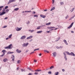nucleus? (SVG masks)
Returning a JSON list of instances; mask_svg holds the SVG:
<instances>
[{
  "label": "nucleus",
  "mask_w": 75,
  "mask_h": 75,
  "mask_svg": "<svg viewBox=\"0 0 75 75\" xmlns=\"http://www.w3.org/2000/svg\"><path fill=\"white\" fill-rule=\"evenodd\" d=\"M7 27V26H4L3 28H6Z\"/></svg>",
  "instance_id": "49"
},
{
  "label": "nucleus",
  "mask_w": 75,
  "mask_h": 75,
  "mask_svg": "<svg viewBox=\"0 0 75 75\" xmlns=\"http://www.w3.org/2000/svg\"><path fill=\"white\" fill-rule=\"evenodd\" d=\"M40 17H42V18H45V17H46V16L45 15H40Z\"/></svg>",
  "instance_id": "12"
},
{
  "label": "nucleus",
  "mask_w": 75,
  "mask_h": 75,
  "mask_svg": "<svg viewBox=\"0 0 75 75\" xmlns=\"http://www.w3.org/2000/svg\"><path fill=\"white\" fill-rule=\"evenodd\" d=\"M54 9H55V7H53L50 10V11H52Z\"/></svg>",
  "instance_id": "26"
},
{
  "label": "nucleus",
  "mask_w": 75,
  "mask_h": 75,
  "mask_svg": "<svg viewBox=\"0 0 75 75\" xmlns=\"http://www.w3.org/2000/svg\"><path fill=\"white\" fill-rule=\"evenodd\" d=\"M11 58L12 59L13 61H14V55H12V56Z\"/></svg>",
  "instance_id": "8"
},
{
  "label": "nucleus",
  "mask_w": 75,
  "mask_h": 75,
  "mask_svg": "<svg viewBox=\"0 0 75 75\" xmlns=\"http://www.w3.org/2000/svg\"><path fill=\"white\" fill-rule=\"evenodd\" d=\"M9 38H6V40H8V39H9Z\"/></svg>",
  "instance_id": "47"
},
{
  "label": "nucleus",
  "mask_w": 75,
  "mask_h": 75,
  "mask_svg": "<svg viewBox=\"0 0 75 75\" xmlns=\"http://www.w3.org/2000/svg\"><path fill=\"white\" fill-rule=\"evenodd\" d=\"M73 24H74V22L72 23L67 28L68 29L69 28H70L71 27H72V25H73Z\"/></svg>",
  "instance_id": "4"
},
{
  "label": "nucleus",
  "mask_w": 75,
  "mask_h": 75,
  "mask_svg": "<svg viewBox=\"0 0 75 75\" xmlns=\"http://www.w3.org/2000/svg\"><path fill=\"white\" fill-rule=\"evenodd\" d=\"M71 33H74V31H71Z\"/></svg>",
  "instance_id": "63"
},
{
  "label": "nucleus",
  "mask_w": 75,
  "mask_h": 75,
  "mask_svg": "<svg viewBox=\"0 0 75 75\" xmlns=\"http://www.w3.org/2000/svg\"><path fill=\"white\" fill-rule=\"evenodd\" d=\"M8 61V59H7L5 58L3 60L4 62H6Z\"/></svg>",
  "instance_id": "17"
},
{
  "label": "nucleus",
  "mask_w": 75,
  "mask_h": 75,
  "mask_svg": "<svg viewBox=\"0 0 75 75\" xmlns=\"http://www.w3.org/2000/svg\"><path fill=\"white\" fill-rule=\"evenodd\" d=\"M28 43H26V44H23L22 45V47H27V46L28 45Z\"/></svg>",
  "instance_id": "2"
},
{
  "label": "nucleus",
  "mask_w": 75,
  "mask_h": 75,
  "mask_svg": "<svg viewBox=\"0 0 75 75\" xmlns=\"http://www.w3.org/2000/svg\"><path fill=\"white\" fill-rule=\"evenodd\" d=\"M57 29H58V28H56L55 29H54L55 30H57Z\"/></svg>",
  "instance_id": "56"
},
{
  "label": "nucleus",
  "mask_w": 75,
  "mask_h": 75,
  "mask_svg": "<svg viewBox=\"0 0 75 75\" xmlns=\"http://www.w3.org/2000/svg\"><path fill=\"white\" fill-rule=\"evenodd\" d=\"M58 74H59V73L58 72H57L55 73V75H58Z\"/></svg>",
  "instance_id": "30"
},
{
  "label": "nucleus",
  "mask_w": 75,
  "mask_h": 75,
  "mask_svg": "<svg viewBox=\"0 0 75 75\" xmlns=\"http://www.w3.org/2000/svg\"><path fill=\"white\" fill-rule=\"evenodd\" d=\"M33 53H34V52H33L31 53L30 54H33Z\"/></svg>",
  "instance_id": "54"
},
{
  "label": "nucleus",
  "mask_w": 75,
  "mask_h": 75,
  "mask_svg": "<svg viewBox=\"0 0 75 75\" xmlns=\"http://www.w3.org/2000/svg\"><path fill=\"white\" fill-rule=\"evenodd\" d=\"M55 27H47L48 29H51L52 28H54Z\"/></svg>",
  "instance_id": "14"
},
{
  "label": "nucleus",
  "mask_w": 75,
  "mask_h": 75,
  "mask_svg": "<svg viewBox=\"0 0 75 75\" xmlns=\"http://www.w3.org/2000/svg\"><path fill=\"white\" fill-rule=\"evenodd\" d=\"M52 54L54 57H56V55H57V53L56 52H54L52 53Z\"/></svg>",
  "instance_id": "10"
},
{
  "label": "nucleus",
  "mask_w": 75,
  "mask_h": 75,
  "mask_svg": "<svg viewBox=\"0 0 75 75\" xmlns=\"http://www.w3.org/2000/svg\"><path fill=\"white\" fill-rule=\"evenodd\" d=\"M40 50V49L39 48H38V49H36L34 50V51H37V50Z\"/></svg>",
  "instance_id": "32"
},
{
  "label": "nucleus",
  "mask_w": 75,
  "mask_h": 75,
  "mask_svg": "<svg viewBox=\"0 0 75 75\" xmlns=\"http://www.w3.org/2000/svg\"><path fill=\"white\" fill-rule=\"evenodd\" d=\"M5 54V53H3V54L1 55V57H3V56Z\"/></svg>",
  "instance_id": "27"
},
{
  "label": "nucleus",
  "mask_w": 75,
  "mask_h": 75,
  "mask_svg": "<svg viewBox=\"0 0 75 75\" xmlns=\"http://www.w3.org/2000/svg\"><path fill=\"white\" fill-rule=\"evenodd\" d=\"M2 52H4H4H6V50H3L2 51Z\"/></svg>",
  "instance_id": "35"
},
{
  "label": "nucleus",
  "mask_w": 75,
  "mask_h": 75,
  "mask_svg": "<svg viewBox=\"0 0 75 75\" xmlns=\"http://www.w3.org/2000/svg\"><path fill=\"white\" fill-rule=\"evenodd\" d=\"M35 71L36 72H39V71H41V70H35Z\"/></svg>",
  "instance_id": "24"
},
{
  "label": "nucleus",
  "mask_w": 75,
  "mask_h": 75,
  "mask_svg": "<svg viewBox=\"0 0 75 75\" xmlns=\"http://www.w3.org/2000/svg\"><path fill=\"white\" fill-rule=\"evenodd\" d=\"M31 12V11H28V13H30Z\"/></svg>",
  "instance_id": "59"
},
{
  "label": "nucleus",
  "mask_w": 75,
  "mask_h": 75,
  "mask_svg": "<svg viewBox=\"0 0 75 75\" xmlns=\"http://www.w3.org/2000/svg\"><path fill=\"white\" fill-rule=\"evenodd\" d=\"M33 38V36H30L29 37H28V38H27V40H28V39H30L31 38Z\"/></svg>",
  "instance_id": "11"
},
{
  "label": "nucleus",
  "mask_w": 75,
  "mask_h": 75,
  "mask_svg": "<svg viewBox=\"0 0 75 75\" xmlns=\"http://www.w3.org/2000/svg\"><path fill=\"white\" fill-rule=\"evenodd\" d=\"M28 69H29V70H30V71H31L32 72H33V71L31 70V69L30 68H28Z\"/></svg>",
  "instance_id": "29"
},
{
  "label": "nucleus",
  "mask_w": 75,
  "mask_h": 75,
  "mask_svg": "<svg viewBox=\"0 0 75 75\" xmlns=\"http://www.w3.org/2000/svg\"><path fill=\"white\" fill-rule=\"evenodd\" d=\"M48 74H51V71H50L48 72Z\"/></svg>",
  "instance_id": "34"
},
{
  "label": "nucleus",
  "mask_w": 75,
  "mask_h": 75,
  "mask_svg": "<svg viewBox=\"0 0 75 75\" xmlns=\"http://www.w3.org/2000/svg\"><path fill=\"white\" fill-rule=\"evenodd\" d=\"M11 37H12V34H11L9 36L8 38H11Z\"/></svg>",
  "instance_id": "22"
},
{
  "label": "nucleus",
  "mask_w": 75,
  "mask_h": 75,
  "mask_svg": "<svg viewBox=\"0 0 75 75\" xmlns=\"http://www.w3.org/2000/svg\"><path fill=\"white\" fill-rule=\"evenodd\" d=\"M62 71H63V72H64V71H65V69H62Z\"/></svg>",
  "instance_id": "52"
},
{
  "label": "nucleus",
  "mask_w": 75,
  "mask_h": 75,
  "mask_svg": "<svg viewBox=\"0 0 75 75\" xmlns=\"http://www.w3.org/2000/svg\"><path fill=\"white\" fill-rule=\"evenodd\" d=\"M60 39V38H58L57 39V40H55V41H58L59 40V39Z\"/></svg>",
  "instance_id": "23"
},
{
  "label": "nucleus",
  "mask_w": 75,
  "mask_h": 75,
  "mask_svg": "<svg viewBox=\"0 0 75 75\" xmlns=\"http://www.w3.org/2000/svg\"><path fill=\"white\" fill-rule=\"evenodd\" d=\"M12 46V44L9 45L8 46L5 47V49H11V47Z\"/></svg>",
  "instance_id": "1"
},
{
  "label": "nucleus",
  "mask_w": 75,
  "mask_h": 75,
  "mask_svg": "<svg viewBox=\"0 0 75 75\" xmlns=\"http://www.w3.org/2000/svg\"><path fill=\"white\" fill-rule=\"evenodd\" d=\"M52 4H54V0H52Z\"/></svg>",
  "instance_id": "46"
},
{
  "label": "nucleus",
  "mask_w": 75,
  "mask_h": 75,
  "mask_svg": "<svg viewBox=\"0 0 75 75\" xmlns=\"http://www.w3.org/2000/svg\"><path fill=\"white\" fill-rule=\"evenodd\" d=\"M42 32V31H38L37 32V34H40V33H41Z\"/></svg>",
  "instance_id": "18"
},
{
  "label": "nucleus",
  "mask_w": 75,
  "mask_h": 75,
  "mask_svg": "<svg viewBox=\"0 0 75 75\" xmlns=\"http://www.w3.org/2000/svg\"><path fill=\"white\" fill-rule=\"evenodd\" d=\"M34 74H35V75H37V74H38V73L35 72V73Z\"/></svg>",
  "instance_id": "42"
},
{
  "label": "nucleus",
  "mask_w": 75,
  "mask_h": 75,
  "mask_svg": "<svg viewBox=\"0 0 75 75\" xmlns=\"http://www.w3.org/2000/svg\"><path fill=\"white\" fill-rule=\"evenodd\" d=\"M5 10H6L5 9H3V12H4V11H5Z\"/></svg>",
  "instance_id": "44"
},
{
  "label": "nucleus",
  "mask_w": 75,
  "mask_h": 75,
  "mask_svg": "<svg viewBox=\"0 0 75 75\" xmlns=\"http://www.w3.org/2000/svg\"><path fill=\"white\" fill-rule=\"evenodd\" d=\"M25 12V13H28V11H26Z\"/></svg>",
  "instance_id": "58"
},
{
  "label": "nucleus",
  "mask_w": 75,
  "mask_h": 75,
  "mask_svg": "<svg viewBox=\"0 0 75 75\" xmlns=\"http://www.w3.org/2000/svg\"><path fill=\"white\" fill-rule=\"evenodd\" d=\"M6 14V12H3L2 13H1L0 14V16H1Z\"/></svg>",
  "instance_id": "13"
},
{
  "label": "nucleus",
  "mask_w": 75,
  "mask_h": 75,
  "mask_svg": "<svg viewBox=\"0 0 75 75\" xmlns=\"http://www.w3.org/2000/svg\"><path fill=\"white\" fill-rule=\"evenodd\" d=\"M68 17H69L68 15H67L66 17H65L66 19H67V18H68Z\"/></svg>",
  "instance_id": "31"
},
{
  "label": "nucleus",
  "mask_w": 75,
  "mask_h": 75,
  "mask_svg": "<svg viewBox=\"0 0 75 75\" xmlns=\"http://www.w3.org/2000/svg\"><path fill=\"white\" fill-rule=\"evenodd\" d=\"M3 7V6H0V8L1 9V8H2Z\"/></svg>",
  "instance_id": "43"
},
{
  "label": "nucleus",
  "mask_w": 75,
  "mask_h": 75,
  "mask_svg": "<svg viewBox=\"0 0 75 75\" xmlns=\"http://www.w3.org/2000/svg\"><path fill=\"white\" fill-rule=\"evenodd\" d=\"M9 11V10L8 9H7L6 10V12H8Z\"/></svg>",
  "instance_id": "40"
},
{
  "label": "nucleus",
  "mask_w": 75,
  "mask_h": 75,
  "mask_svg": "<svg viewBox=\"0 0 75 75\" xmlns=\"http://www.w3.org/2000/svg\"><path fill=\"white\" fill-rule=\"evenodd\" d=\"M32 75V74L31 73H29L28 74V75Z\"/></svg>",
  "instance_id": "50"
},
{
  "label": "nucleus",
  "mask_w": 75,
  "mask_h": 75,
  "mask_svg": "<svg viewBox=\"0 0 75 75\" xmlns=\"http://www.w3.org/2000/svg\"><path fill=\"white\" fill-rule=\"evenodd\" d=\"M47 11V9L44 10V11Z\"/></svg>",
  "instance_id": "57"
},
{
  "label": "nucleus",
  "mask_w": 75,
  "mask_h": 75,
  "mask_svg": "<svg viewBox=\"0 0 75 75\" xmlns=\"http://www.w3.org/2000/svg\"><path fill=\"white\" fill-rule=\"evenodd\" d=\"M19 10V8H16L14 9V11H18Z\"/></svg>",
  "instance_id": "19"
},
{
  "label": "nucleus",
  "mask_w": 75,
  "mask_h": 75,
  "mask_svg": "<svg viewBox=\"0 0 75 75\" xmlns=\"http://www.w3.org/2000/svg\"><path fill=\"white\" fill-rule=\"evenodd\" d=\"M63 41L65 43V44L68 45V43H67V41L65 40H64Z\"/></svg>",
  "instance_id": "16"
},
{
  "label": "nucleus",
  "mask_w": 75,
  "mask_h": 75,
  "mask_svg": "<svg viewBox=\"0 0 75 75\" xmlns=\"http://www.w3.org/2000/svg\"><path fill=\"white\" fill-rule=\"evenodd\" d=\"M8 18L7 17H6L4 18L5 20H6V19H7Z\"/></svg>",
  "instance_id": "48"
},
{
  "label": "nucleus",
  "mask_w": 75,
  "mask_h": 75,
  "mask_svg": "<svg viewBox=\"0 0 75 75\" xmlns=\"http://www.w3.org/2000/svg\"><path fill=\"white\" fill-rule=\"evenodd\" d=\"M66 54H67L68 55H71V53H69L68 52H66Z\"/></svg>",
  "instance_id": "20"
},
{
  "label": "nucleus",
  "mask_w": 75,
  "mask_h": 75,
  "mask_svg": "<svg viewBox=\"0 0 75 75\" xmlns=\"http://www.w3.org/2000/svg\"><path fill=\"white\" fill-rule=\"evenodd\" d=\"M22 28H18L17 27L16 28V31H20L22 29Z\"/></svg>",
  "instance_id": "3"
},
{
  "label": "nucleus",
  "mask_w": 75,
  "mask_h": 75,
  "mask_svg": "<svg viewBox=\"0 0 75 75\" xmlns=\"http://www.w3.org/2000/svg\"><path fill=\"white\" fill-rule=\"evenodd\" d=\"M61 5H63L64 4V2H60Z\"/></svg>",
  "instance_id": "37"
},
{
  "label": "nucleus",
  "mask_w": 75,
  "mask_h": 75,
  "mask_svg": "<svg viewBox=\"0 0 75 75\" xmlns=\"http://www.w3.org/2000/svg\"><path fill=\"white\" fill-rule=\"evenodd\" d=\"M63 54H64V58L65 59V60H67V55H66V54L64 52Z\"/></svg>",
  "instance_id": "5"
},
{
  "label": "nucleus",
  "mask_w": 75,
  "mask_h": 75,
  "mask_svg": "<svg viewBox=\"0 0 75 75\" xmlns=\"http://www.w3.org/2000/svg\"><path fill=\"white\" fill-rule=\"evenodd\" d=\"M40 28H41V26L38 27L37 28H36V30H38V29H40Z\"/></svg>",
  "instance_id": "28"
},
{
  "label": "nucleus",
  "mask_w": 75,
  "mask_h": 75,
  "mask_svg": "<svg viewBox=\"0 0 75 75\" xmlns=\"http://www.w3.org/2000/svg\"><path fill=\"white\" fill-rule=\"evenodd\" d=\"M29 23H30V21H28L27 24H29Z\"/></svg>",
  "instance_id": "61"
},
{
  "label": "nucleus",
  "mask_w": 75,
  "mask_h": 75,
  "mask_svg": "<svg viewBox=\"0 0 75 75\" xmlns=\"http://www.w3.org/2000/svg\"><path fill=\"white\" fill-rule=\"evenodd\" d=\"M70 55H72V56H74V57L75 56V54H74V53L72 52H71V53H70Z\"/></svg>",
  "instance_id": "15"
},
{
  "label": "nucleus",
  "mask_w": 75,
  "mask_h": 75,
  "mask_svg": "<svg viewBox=\"0 0 75 75\" xmlns=\"http://www.w3.org/2000/svg\"><path fill=\"white\" fill-rule=\"evenodd\" d=\"M54 30V29H51V30H50V31H52V30Z\"/></svg>",
  "instance_id": "64"
},
{
  "label": "nucleus",
  "mask_w": 75,
  "mask_h": 75,
  "mask_svg": "<svg viewBox=\"0 0 75 75\" xmlns=\"http://www.w3.org/2000/svg\"><path fill=\"white\" fill-rule=\"evenodd\" d=\"M34 17H38V15H34Z\"/></svg>",
  "instance_id": "39"
},
{
  "label": "nucleus",
  "mask_w": 75,
  "mask_h": 75,
  "mask_svg": "<svg viewBox=\"0 0 75 75\" xmlns=\"http://www.w3.org/2000/svg\"><path fill=\"white\" fill-rule=\"evenodd\" d=\"M19 69V68L17 67V70H18V69Z\"/></svg>",
  "instance_id": "60"
},
{
  "label": "nucleus",
  "mask_w": 75,
  "mask_h": 75,
  "mask_svg": "<svg viewBox=\"0 0 75 75\" xmlns=\"http://www.w3.org/2000/svg\"><path fill=\"white\" fill-rule=\"evenodd\" d=\"M33 31H34V30H31L30 32H31V33H33Z\"/></svg>",
  "instance_id": "45"
},
{
  "label": "nucleus",
  "mask_w": 75,
  "mask_h": 75,
  "mask_svg": "<svg viewBox=\"0 0 75 75\" xmlns=\"http://www.w3.org/2000/svg\"><path fill=\"white\" fill-rule=\"evenodd\" d=\"M14 1H15V0H9L8 4H10V3H11L14 2Z\"/></svg>",
  "instance_id": "6"
},
{
  "label": "nucleus",
  "mask_w": 75,
  "mask_h": 75,
  "mask_svg": "<svg viewBox=\"0 0 75 75\" xmlns=\"http://www.w3.org/2000/svg\"><path fill=\"white\" fill-rule=\"evenodd\" d=\"M8 6H5V9H7V8H8Z\"/></svg>",
  "instance_id": "36"
},
{
  "label": "nucleus",
  "mask_w": 75,
  "mask_h": 75,
  "mask_svg": "<svg viewBox=\"0 0 75 75\" xmlns=\"http://www.w3.org/2000/svg\"><path fill=\"white\" fill-rule=\"evenodd\" d=\"M50 24H51V22L46 23V25H49Z\"/></svg>",
  "instance_id": "21"
},
{
  "label": "nucleus",
  "mask_w": 75,
  "mask_h": 75,
  "mask_svg": "<svg viewBox=\"0 0 75 75\" xmlns=\"http://www.w3.org/2000/svg\"><path fill=\"white\" fill-rule=\"evenodd\" d=\"M16 52H17L18 53H21V51L18 50V49H17L16 50Z\"/></svg>",
  "instance_id": "9"
},
{
  "label": "nucleus",
  "mask_w": 75,
  "mask_h": 75,
  "mask_svg": "<svg viewBox=\"0 0 75 75\" xmlns=\"http://www.w3.org/2000/svg\"><path fill=\"white\" fill-rule=\"evenodd\" d=\"M20 61L18 60V62H17L18 64H19V63H20Z\"/></svg>",
  "instance_id": "41"
},
{
  "label": "nucleus",
  "mask_w": 75,
  "mask_h": 75,
  "mask_svg": "<svg viewBox=\"0 0 75 75\" xmlns=\"http://www.w3.org/2000/svg\"><path fill=\"white\" fill-rule=\"evenodd\" d=\"M25 38H26V36H23L21 37V40H23V39H25Z\"/></svg>",
  "instance_id": "7"
},
{
  "label": "nucleus",
  "mask_w": 75,
  "mask_h": 75,
  "mask_svg": "<svg viewBox=\"0 0 75 75\" xmlns=\"http://www.w3.org/2000/svg\"><path fill=\"white\" fill-rule=\"evenodd\" d=\"M25 71V70H23L22 69H21V71H22V72H23V71Z\"/></svg>",
  "instance_id": "55"
},
{
  "label": "nucleus",
  "mask_w": 75,
  "mask_h": 75,
  "mask_svg": "<svg viewBox=\"0 0 75 75\" xmlns=\"http://www.w3.org/2000/svg\"><path fill=\"white\" fill-rule=\"evenodd\" d=\"M41 55H42V54H39V56H41Z\"/></svg>",
  "instance_id": "62"
},
{
  "label": "nucleus",
  "mask_w": 75,
  "mask_h": 75,
  "mask_svg": "<svg viewBox=\"0 0 75 75\" xmlns=\"http://www.w3.org/2000/svg\"><path fill=\"white\" fill-rule=\"evenodd\" d=\"M44 52H47V53H49V52L48 51H47V50H45Z\"/></svg>",
  "instance_id": "33"
},
{
  "label": "nucleus",
  "mask_w": 75,
  "mask_h": 75,
  "mask_svg": "<svg viewBox=\"0 0 75 75\" xmlns=\"http://www.w3.org/2000/svg\"><path fill=\"white\" fill-rule=\"evenodd\" d=\"M34 62H37V60H34Z\"/></svg>",
  "instance_id": "51"
},
{
  "label": "nucleus",
  "mask_w": 75,
  "mask_h": 75,
  "mask_svg": "<svg viewBox=\"0 0 75 75\" xmlns=\"http://www.w3.org/2000/svg\"><path fill=\"white\" fill-rule=\"evenodd\" d=\"M9 54H13V53H14V52H8Z\"/></svg>",
  "instance_id": "38"
},
{
  "label": "nucleus",
  "mask_w": 75,
  "mask_h": 75,
  "mask_svg": "<svg viewBox=\"0 0 75 75\" xmlns=\"http://www.w3.org/2000/svg\"><path fill=\"white\" fill-rule=\"evenodd\" d=\"M50 31H47L46 32L47 33H50Z\"/></svg>",
  "instance_id": "53"
},
{
  "label": "nucleus",
  "mask_w": 75,
  "mask_h": 75,
  "mask_svg": "<svg viewBox=\"0 0 75 75\" xmlns=\"http://www.w3.org/2000/svg\"><path fill=\"white\" fill-rule=\"evenodd\" d=\"M54 67L53 66H52L51 67H50V69H52V68H54Z\"/></svg>",
  "instance_id": "25"
}]
</instances>
